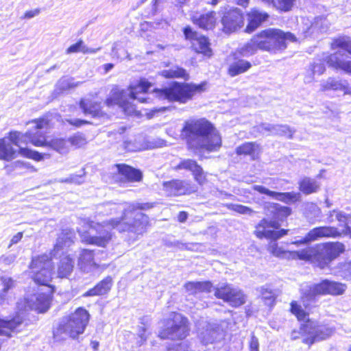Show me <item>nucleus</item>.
Returning a JSON list of instances; mask_svg holds the SVG:
<instances>
[{
    "mask_svg": "<svg viewBox=\"0 0 351 351\" xmlns=\"http://www.w3.org/2000/svg\"><path fill=\"white\" fill-rule=\"evenodd\" d=\"M153 207L150 203L115 204L108 202L100 205L97 212L104 215H120L104 222L119 232H127L132 235V241L142 235L149 225V217L141 210Z\"/></svg>",
    "mask_w": 351,
    "mask_h": 351,
    "instance_id": "obj_1",
    "label": "nucleus"
},
{
    "mask_svg": "<svg viewBox=\"0 0 351 351\" xmlns=\"http://www.w3.org/2000/svg\"><path fill=\"white\" fill-rule=\"evenodd\" d=\"M182 135L191 149L216 152L221 146V138L218 131L206 119H193L186 121Z\"/></svg>",
    "mask_w": 351,
    "mask_h": 351,
    "instance_id": "obj_2",
    "label": "nucleus"
},
{
    "mask_svg": "<svg viewBox=\"0 0 351 351\" xmlns=\"http://www.w3.org/2000/svg\"><path fill=\"white\" fill-rule=\"evenodd\" d=\"M74 237L73 231L69 229L63 230L58 236L53 250L51 252V258L47 254H43L32 258L31 269L32 278L36 283L49 286V282L52 278L51 258L63 255L64 250L73 243Z\"/></svg>",
    "mask_w": 351,
    "mask_h": 351,
    "instance_id": "obj_3",
    "label": "nucleus"
},
{
    "mask_svg": "<svg viewBox=\"0 0 351 351\" xmlns=\"http://www.w3.org/2000/svg\"><path fill=\"white\" fill-rule=\"evenodd\" d=\"M152 84L142 79L136 84H132L128 90H121L118 87L112 89L110 96L106 99L108 106L117 105L126 114H132L136 111V103H150L152 98L148 93ZM153 95V93H151Z\"/></svg>",
    "mask_w": 351,
    "mask_h": 351,
    "instance_id": "obj_4",
    "label": "nucleus"
},
{
    "mask_svg": "<svg viewBox=\"0 0 351 351\" xmlns=\"http://www.w3.org/2000/svg\"><path fill=\"white\" fill-rule=\"evenodd\" d=\"M184 287L189 294L195 295L214 291L216 298L234 306L243 305L247 300L246 295L241 289L227 282H221L214 287L210 281L188 282Z\"/></svg>",
    "mask_w": 351,
    "mask_h": 351,
    "instance_id": "obj_5",
    "label": "nucleus"
},
{
    "mask_svg": "<svg viewBox=\"0 0 351 351\" xmlns=\"http://www.w3.org/2000/svg\"><path fill=\"white\" fill-rule=\"evenodd\" d=\"M90 314L86 308H76L74 313L60 318L53 326V338L56 342L76 339L88 324Z\"/></svg>",
    "mask_w": 351,
    "mask_h": 351,
    "instance_id": "obj_6",
    "label": "nucleus"
},
{
    "mask_svg": "<svg viewBox=\"0 0 351 351\" xmlns=\"http://www.w3.org/2000/svg\"><path fill=\"white\" fill-rule=\"evenodd\" d=\"M35 134L36 133L30 130L25 134L13 131L9 133L8 138H0V160L9 161L16 156V151L12 147L11 143L19 148L28 143L34 146L43 145L45 143L44 137L40 136L36 138Z\"/></svg>",
    "mask_w": 351,
    "mask_h": 351,
    "instance_id": "obj_7",
    "label": "nucleus"
},
{
    "mask_svg": "<svg viewBox=\"0 0 351 351\" xmlns=\"http://www.w3.org/2000/svg\"><path fill=\"white\" fill-rule=\"evenodd\" d=\"M205 86V82L194 84L174 82L169 87L156 89L155 94L160 99L185 104L191 99L195 94L204 91Z\"/></svg>",
    "mask_w": 351,
    "mask_h": 351,
    "instance_id": "obj_8",
    "label": "nucleus"
},
{
    "mask_svg": "<svg viewBox=\"0 0 351 351\" xmlns=\"http://www.w3.org/2000/svg\"><path fill=\"white\" fill-rule=\"evenodd\" d=\"M83 223L88 230H78L82 242L103 247L110 243L112 237L111 230L113 228L109 224L106 222H95L89 219H84Z\"/></svg>",
    "mask_w": 351,
    "mask_h": 351,
    "instance_id": "obj_9",
    "label": "nucleus"
},
{
    "mask_svg": "<svg viewBox=\"0 0 351 351\" xmlns=\"http://www.w3.org/2000/svg\"><path fill=\"white\" fill-rule=\"evenodd\" d=\"M256 39L259 49L274 52L285 49L288 41H296V38L293 34L274 28L262 31L256 35Z\"/></svg>",
    "mask_w": 351,
    "mask_h": 351,
    "instance_id": "obj_10",
    "label": "nucleus"
},
{
    "mask_svg": "<svg viewBox=\"0 0 351 351\" xmlns=\"http://www.w3.org/2000/svg\"><path fill=\"white\" fill-rule=\"evenodd\" d=\"M305 250H309L305 261L316 260L319 263L320 267H324L343 253L345 247L343 244L337 242L317 245L315 247H306Z\"/></svg>",
    "mask_w": 351,
    "mask_h": 351,
    "instance_id": "obj_11",
    "label": "nucleus"
},
{
    "mask_svg": "<svg viewBox=\"0 0 351 351\" xmlns=\"http://www.w3.org/2000/svg\"><path fill=\"white\" fill-rule=\"evenodd\" d=\"M346 289V286L341 283L324 280L313 287H303L302 289V300L304 307H307L308 302L315 300L317 294H342Z\"/></svg>",
    "mask_w": 351,
    "mask_h": 351,
    "instance_id": "obj_12",
    "label": "nucleus"
},
{
    "mask_svg": "<svg viewBox=\"0 0 351 351\" xmlns=\"http://www.w3.org/2000/svg\"><path fill=\"white\" fill-rule=\"evenodd\" d=\"M187 318L181 314L172 313L167 320L166 327L160 332L161 339H183L189 334Z\"/></svg>",
    "mask_w": 351,
    "mask_h": 351,
    "instance_id": "obj_13",
    "label": "nucleus"
},
{
    "mask_svg": "<svg viewBox=\"0 0 351 351\" xmlns=\"http://www.w3.org/2000/svg\"><path fill=\"white\" fill-rule=\"evenodd\" d=\"M29 124L32 125L30 131H32L33 133H36L35 136L36 138H38L40 136L44 137L45 143L43 145H40L39 147H49L62 155L67 154L69 152L71 147L68 138H55L49 141H47L45 132L42 131L43 129H47L49 123L46 119H40L34 120L31 121Z\"/></svg>",
    "mask_w": 351,
    "mask_h": 351,
    "instance_id": "obj_14",
    "label": "nucleus"
},
{
    "mask_svg": "<svg viewBox=\"0 0 351 351\" xmlns=\"http://www.w3.org/2000/svg\"><path fill=\"white\" fill-rule=\"evenodd\" d=\"M290 312L294 315L299 321L306 322L304 325V331L309 334L311 343L322 341L329 337L333 332L332 328L325 325L313 326V322L309 319L308 313L304 308H290Z\"/></svg>",
    "mask_w": 351,
    "mask_h": 351,
    "instance_id": "obj_15",
    "label": "nucleus"
},
{
    "mask_svg": "<svg viewBox=\"0 0 351 351\" xmlns=\"http://www.w3.org/2000/svg\"><path fill=\"white\" fill-rule=\"evenodd\" d=\"M280 227L279 223L276 220L262 219L256 226L254 233L259 239H268L277 240L287 234L288 230L281 229L276 230Z\"/></svg>",
    "mask_w": 351,
    "mask_h": 351,
    "instance_id": "obj_16",
    "label": "nucleus"
},
{
    "mask_svg": "<svg viewBox=\"0 0 351 351\" xmlns=\"http://www.w3.org/2000/svg\"><path fill=\"white\" fill-rule=\"evenodd\" d=\"M183 34L185 39L191 43L192 48L195 52L202 53L208 58L212 56V49L207 37L199 34L190 26H186L183 29Z\"/></svg>",
    "mask_w": 351,
    "mask_h": 351,
    "instance_id": "obj_17",
    "label": "nucleus"
},
{
    "mask_svg": "<svg viewBox=\"0 0 351 351\" xmlns=\"http://www.w3.org/2000/svg\"><path fill=\"white\" fill-rule=\"evenodd\" d=\"M340 235L337 229L330 226H320L313 228L306 235L299 240H295L291 244L299 246L300 245L307 244L310 242L318 240L324 237H337Z\"/></svg>",
    "mask_w": 351,
    "mask_h": 351,
    "instance_id": "obj_18",
    "label": "nucleus"
},
{
    "mask_svg": "<svg viewBox=\"0 0 351 351\" xmlns=\"http://www.w3.org/2000/svg\"><path fill=\"white\" fill-rule=\"evenodd\" d=\"M198 336L201 342L207 345L222 339L224 336V330L221 324L206 322L202 326Z\"/></svg>",
    "mask_w": 351,
    "mask_h": 351,
    "instance_id": "obj_19",
    "label": "nucleus"
},
{
    "mask_svg": "<svg viewBox=\"0 0 351 351\" xmlns=\"http://www.w3.org/2000/svg\"><path fill=\"white\" fill-rule=\"evenodd\" d=\"M276 240L271 241L268 245V251L274 256L287 259L304 260L306 259L309 250L302 249L299 251H290L280 247L276 242Z\"/></svg>",
    "mask_w": 351,
    "mask_h": 351,
    "instance_id": "obj_20",
    "label": "nucleus"
},
{
    "mask_svg": "<svg viewBox=\"0 0 351 351\" xmlns=\"http://www.w3.org/2000/svg\"><path fill=\"white\" fill-rule=\"evenodd\" d=\"M253 189L261 194H265L276 200L284 202L287 204L295 203L300 200L301 195L298 192L279 193L269 190L266 187L260 185H254Z\"/></svg>",
    "mask_w": 351,
    "mask_h": 351,
    "instance_id": "obj_21",
    "label": "nucleus"
},
{
    "mask_svg": "<svg viewBox=\"0 0 351 351\" xmlns=\"http://www.w3.org/2000/svg\"><path fill=\"white\" fill-rule=\"evenodd\" d=\"M221 23L225 32H232L243 25V16L238 8L232 9L224 14Z\"/></svg>",
    "mask_w": 351,
    "mask_h": 351,
    "instance_id": "obj_22",
    "label": "nucleus"
},
{
    "mask_svg": "<svg viewBox=\"0 0 351 351\" xmlns=\"http://www.w3.org/2000/svg\"><path fill=\"white\" fill-rule=\"evenodd\" d=\"M23 322L21 313H17L11 319L0 318V335L8 337H12V333L18 332V328Z\"/></svg>",
    "mask_w": 351,
    "mask_h": 351,
    "instance_id": "obj_23",
    "label": "nucleus"
},
{
    "mask_svg": "<svg viewBox=\"0 0 351 351\" xmlns=\"http://www.w3.org/2000/svg\"><path fill=\"white\" fill-rule=\"evenodd\" d=\"M325 61L329 66L340 69L346 73L351 74V60L344 58L343 54L339 51L327 56Z\"/></svg>",
    "mask_w": 351,
    "mask_h": 351,
    "instance_id": "obj_24",
    "label": "nucleus"
},
{
    "mask_svg": "<svg viewBox=\"0 0 351 351\" xmlns=\"http://www.w3.org/2000/svg\"><path fill=\"white\" fill-rule=\"evenodd\" d=\"M216 13L209 12L206 14L195 13L192 15L193 23L199 28L209 30L213 29L217 24Z\"/></svg>",
    "mask_w": 351,
    "mask_h": 351,
    "instance_id": "obj_25",
    "label": "nucleus"
},
{
    "mask_svg": "<svg viewBox=\"0 0 351 351\" xmlns=\"http://www.w3.org/2000/svg\"><path fill=\"white\" fill-rule=\"evenodd\" d=\"M95 252L93 250H82L78 258V266L84 272L93 271L99 267L95 261Z\"/></svg>",
    "mask_w": 351,
    "mask_h": 351,
    "instance_id": "obj_26",
    "label": "nucleus"
},
{
    "mask_svg": "<svg viewBox=\"0 0 351 351\" xmlns=\"http://www.w3.org/2000/svg\"><path fill=\"white\" fill-rule=\"evenodd\" d=\"M248 23L245 31L251 33L269 18V14L256 8L252 9L247 14Z\"/></svg>",
    "mask_w": 351,
    "mask_h": 351,
    "instance_id": "obj_27",
    "label": "nucleus"
},
{
    "mask_svg": "<svg viewBox=\"0 0 351 351\" xmlns=\"http://www.w3.org/2000/svg\"><path fill=\"white\" fill-rule=\"evenodd\" d=\"M162 191L167 196H178L186 194L189 189L185 182L173 180L163 182Z\"/></svg>",
    "mask_w": 351,
    "mask_h": 351,
    "instance_id": "obj_28",
    "label": "nucleus"
},
{
    "mask_svg": "<svg viewBox=\"0 0 351 351\" xmlns=\"http://www.w3.org/2000/svg\"><path fill=\"white\" fill-rule=\"evenodd\" d=\"M176 169H185L191 171L195 180L199 184H202L205 181V175L202 168L193 160H183L177 165Z\"/></svg>",
    "mask_w": 351,
    "mask_h": 351,
    "instance_id": "obj_29",
    "label": "nucleus"
},
{
    "mask_svg": "<svg viewBox=\"0 0 351 351\" xmlns=\"http://www.w3.org/2000/svg\"><path fill=\"white\" fill-rule=\"evenodd\" d=\"M0 305H8L9 300L12 298V290L15 287V281L9 276L0 278Z\"/></svg>",
    "mask_w": 351,
    "mask_h": 351,
    "instance_id": "obj_30",
    "label": "nucleus"
},
{
    "mask_svg": "<svg viewBox=\"0 0 351 351\" xmlns=\"http://www.w3.org/2000/svg\"><path fill=\"white\" fill-rule=\"evenodd\" d=\"M265 305L272 307L276 305V298L280 295L278 289H274L271 285H265L257 289Z\"/></svg>",
    "mask_w": 351,
    "mask_h": 351,
    "instance_id": "obj_31",
    "label": "nucleus"
},
{
    "mask_svg": "<svg viewBox=\"0 0 351 351\" xmlns=\"http://www.w3.org/2000/svg\"><path fill=\"white\" fill-rule=\"evenodd\" d=\"M261 132H267L269 134L285 136L288 138H292L293 131L285 125H272L270 123H263L260 125Z\"/></svg>",
    "mask_w": 351,
    "mask_h": 351,
    "instance_id": "obj_32",
    "label": "nucleus"
},
{
    "mask_svg": "<svg viewBox=\"0 0 351 351\" xmlns=\"http://www.w3.org/2000/svg\"><path fill=\"white\" fill-rule=\"evenodd\" d=\"M300 191L304 195L317 193L320 190L321 183L317 180L305 176L298 182Z\"/></svg>",
    "mask_w": 351,
    "mask_h": 351,
    "instance_id": "obj_33",
    "label": "nucleus"
},
{
    "mask_svg": "<svg viewBox=\"0 0 351 351\" xmlns=\"http://www.w3.org/2000/svg\"><path fill=\"white\" fill-rule=\"evenodd\" d=\"M350 89L346 81L339 80L334 77H329L321 84V90L322 91L328 90H342L346 94H350Z\"/></svg>",
    "mask_w": 351,
    "mask_h": 351,
    "instance_id": "obj_34",
    "label": "nucleus"
},
{
    "mask_svg": "<svg viewBox=\"0 0 351 351\" xmlns=\"http://www.w3.org/2000/svg\"><path fill=\"white\" fill-rule=\"evenodd\" d=\"M112 286V278L107 276L98 282L93 289L86 291L84 296L102 295L108 293Z\"/></svg>",
    "mask_w": 351,
    "mask_h": 351,
    "instance_id": "obj_35",
    "label": "nucleus"
},
{
    "mask_svg": "<svg viewBox=\"0 0 351 351\" xmlns=\"http://www.w3.org/2000/svg\"><path fill=\"white\" fill-rule=\"evenodd\" d=\"M117 170L121 176L129 182H138L142 179V173L126 165H117Z\"/></svg>",
    "mask_w": 351,
    "mask_h": 351,
    "instance_id": "obj_36",
    "label": "nucleus"
},
{
    "mask_svg": "<svg viewBox=\"0 0 351 351\" xmlns=\"http://www.w3.org/2000/svg\"><path fill=\"white\" fill-rule=\"evenodd\" d=\"M86 115H90L93 117L99 116L101 114V104L93 101L90 99H82L80 104Z\"/></svg>",
    "mask_w": 351,
    "mask_h": 351,
    "instance_id": "obj_37",
    "label": "nucleus"
},
{
    "mask_svg": "<svg viewBox=\"0 0 351 351\" xmlns=\"http://www.w3.org/2000/svg\"><path fill=\"white\" fill-rule=\"evenodd\" d=\"M74 261L70 256L61 258L58 267V276L60 278H66L73 271Z\"/></svg>",
    "mask_w": 351,
    "mask_h": 351,
    "instance_id": "obj_38",
    "label": "nucleus"
},
{
    "mask_svg": "<svg viewBox=\"0 0 351 351\" xmlns=\"http://www.w3.org/2000/svg\"><path fill=\"white\" fill-rule=\"evenodd\" d=\"M251 66L250 62L245 60H239L229 66L228 73L230 76L234 77L247 71Z\"/></svg>",
    "mask_w": 351,
    "mask_h": 351,
    "instance_id": "obj_39",
    "label": "nucleus"
},
{
    "mask_svg": "<svg viewBox=\"0 0 351 351\" xmlns=\"http://www.w3.org/2000/svg\"><path fill=\"white\" fill-rule=\"evenodd\" d=\"M326 71L324 62L321 60L314 62L310 66V73L304 78L306 83L311 82L314 79L315 75H321Z\"/></svg>",
    "mask_w": 351,
    "mask_h": 351,
    "instance_id": "obj_40",
    "label": "nucleus"
},
{
    "mask_svg": "<svg viewBox=\"0 0 351 351\" xmlns=\"http://www.w3.org/2000/svg\"><path fill=\"white\" fill-rule=\"evenodd\" d=\"M161 75L166 78H183L187 80L189 77V74L186 70L178 66L162 71Z\"/></svg>",
    "mask_w": 351,
    "mask_h": 351,
    "instance_id": "obj_41",
    "label": "nucleus"
},
{
    "mask_svg": "<svg viewBox=\"0 0 351 351\" xmlns=\"http://www.w3.org/2000/svg\"><path fill=\"white\" fill-rule=\"evenodd\" d=\"M259 152V146L255 143H245L237 148V154L239 155H250L254 158Z\"/></svg>",
    "mask_w": 351,
    "mask_h": 351,
    "instance_id": "obj_42",
    "label": "nucleus"
},
{
    "mask_svg": "<svg viewBox=\"0 0 351 351\" xmlns=\"http://www.w3.org/2000/svg\"><path fill=\"white\" fill-rule=\"evenodd\" d=\"M256 35L254 36L250 42L247 43L243 47L240 49V53L243 56H250L256 53L257 49H259V45L258 44Z\"/></svg>",
    "mask_w": 351,
    "mask_h": 351,
    "instance_id": "obj_43",
    "label": "nucleus"
},
{
    "mask_svg": "<svg viewBox=\"0 0 351 351\" xmlns=\"http://www.w3.org/2000/svg\"><path fill=\"white\" fill-rule=\"evenodd\" d=\"M333 49L341 48L351 55V38L342 36L335 39L332 43Z\"/></svg>",
    "mask_w": 351,
    "mask_h": 351,
    "instance_id": "obj_44",
    "label": "nucleus"
},
{
    "mask_svg": "<svg viewBox=\"0 0 351 351\" xmlns=\"http://www.w3.org/2000/svg\"><path fill=\"white\" fill-rule=\"evenodd\" d=\"M149 322V317H143L141 319V324L143 325L142 326H139L138 331V336L140 338V340L138 341V344L139 346H142L147 340V335L146 334L147 326Z\"/></svg>",
    "mask_w": 351,
    "mask_h": 351,
    "instance_id": "obj_45",
    "label": "nucleus"
},
{
    "mask_svg": "<svg viewBox=\"0 0 351 351\" xmlns=\"http://www.w3.org/2000/svg\"><path fill=\"white\" fill-rule=\"evenodd\" d=\"M54 289L51 286H49V293H39L36 296L38 304L35 307H49L51 299V294L53 292Z\"/></svg>",
    "mask_w": 351,
    "mask_h": 351,
    "instance_id": "obj_46",
    "label": "nucleus"
},
{
    "mask_svg": "<svg viewBox=\"0 0 351 351\" xmlns=\"http://www.w3.org/2000/svg\"><path fill=\"white\" fill-rule=\"evenodd\" d=\"M68 139L70 144V147H73L75 148H79L87 143L85 136L81 133H77Z\"/></svg>",
    "mask_w": 351,
    "mask_h": 351,
    "instance_id": "obj_47",
    "label": "nucleus"
},
{
    "mask_svg": "<svg viewBox=\"0 0 351 351\" xmlns=\"http://www.w3.org/2000/svg\"><path fill=\"white\" fill-rule=\"evenodd\" d=\"M19 154L24 157L32 158L38 161L43 158L42 154L38 152L32 151L27 147H23L22 146L20 147Z\"/></svg>",
    "mask_w": 351,
    "mask_h": 351,
    "instance_id": "obj_48",
    "label": "nucleus"
},
{
    "mask_svg": "<svg viewBox=\"0 0 351 351\" xmlns=\"http://www.w3.org/2000/svg\"><path fill=\"white\" fill-rule=\"evenodd\" d=\"M227 207L228 209L240 214L251 215L253 213V210L250 208L241 204H227Z\"/></svg>",
    "mask_w": 351,
    "mask_h": 351,
    "instance_id": "obj_49",
    "label": "nucleus"
},
{
    "mask_svg": "<svg viewBox=\"0 0 351 351\" xmlns=\"http://www.w3.org/2000/svg\"><path fill=\"white\" fill-rule=\"evenodd\" d=\"M275 6L281 11H289L293 6L295 0H275Z\"/></svg>",
    "mask_w": 351,
    "mask_h": 351,
    "instance_id": "obj_50",
    "label": "nucleus"
},
{
    "mask_svg": "<svg viewBox=\"0 0 351 351\" xmlns=\"http://www.w3.org/2000/svg\"><path fill=\"white\" fill-rule=\"evenodd\" d=\"M62 183H73L80 184L84 182V178L81 175H71L69 177L66 178H62L58 180Z\"/></svg>",
    "mask_w": 351,
    "mask_h": 351,
    "instance_id": "obj_51",
    "label": "nucleus"
},
{
    "mask_svg": "<svg viewBox=\"0 0 351 351\" xmlns=\"http://www.w3.org/2000/svg\"><path fill=\"white\" fill-rule=\"evenodd\" d=\"M84 47V42L80 40L76 43L71 45L67 49H66V53H77V52H82V48Z\"/></svg>",
    "mask_w": 351,
    "mask_h": 351,
    "instance_id": "obj_52",
    "label": "nucleus"
},
{
    "mask_svg": "<svg viewBox=\"0 0 351 351\" xmlns=\"http://www.w3.org/2000/svg\"><path fill=\"white\" fill-rule=\"evenodd\" d=\"M342 276L345 278H351V261L345 263L341 266Z\"/></svg>",
    "mask_w": 351,
    "mask_h": 351,
    "instance_id": "obj_53",
    "label": "nucleus"
},
{
    "mask_svg": "<svg viewBox=\"0 0 351 351\" xmlns=\"http://www.w3.org/2000/svg\"><path fill=\"white\" fill-rule=\"evenodd\" d=\"M16 259L14 254L2 255L0 257V262L5 265L12 264Z\"/></svg>",
    "mask_w": 351,
    "mask_h": 351,
    "instance_id": "obj_54",
    "label": "nucleus"
},
{
    "mask_svg": "<svg viewBox=\"0 0 351 351\" xmlns=\"http://www.w3.org/2000/svg\"><path fill=\"white\" fill-rule=\"evenodd\" d=\"M250 351H259L258 339L254 335L251 337L250 342Z\"/></svg>",
    "mask_w": 351,
    "mask_h": 351,
    "instance_id": "obj_55",
    "label": "nucleus"
},
{
    "mask_svg": "<svg viewBox=\"0 0 351 351\" xmlns=\"http://www.w3.org/2000/svg\"><path fill=\"white\" fill-rule=\"evenodd\" d=\"M23 234L22 232H19L18 233H16V234H14L10 239V243L8 246V248H10L12 247V245H15V244H17L18 243H19L22 238H23Z\"/></svg>",
    "mask_w": 351,
    "mask_h": 351,
    "instance_id": "obj_56",
    "label": "nucleus"
},
{
    "mask_svg": "<svg viewBox=\"0 0 351 351\" xmlns=\"http://www.w3.org/2000/svg\"><path fill=\"white\" fill-rule=\"evenodd\" d=\"M66 121L72 125H74L77 128L81 127L83 125L88 123L87 121L80 119H66Z\"/></svg>",
    "mask_w": 351,
    "mask_h": 351,
    "instance_id": "obj_57",
    "label": "nucleus"
},
{
    "mask_svg": "<svg viewBox=\"0 0 351 351\" xmlns=\"http://www.w3.org/2000/svg\"><path fill=\"white\" fill-rule=\"evenodd\" d=\"M336 217H337V219L341 222V223H343L344 225H345V228L346 229H348L349 227L347 224V220H348V215L343 213V212H339L337 213V215H336Z\"/></svg>",
    "mask_w": 351,
    "mask_h": 351,
    "instance_id": "obj_58",
    "label": "nucleus"
},
{
    "mask_svg": "<svg viewBox=\"0 0 351 351\" xmlns=\"http://www.w3.org/2000/svg\"><path fill=\"white\" fill-rule=\"evenodd\" d=\"M169 351H189V346L186 343L177 344L174 348H169Z\"/></svg>",
    "mask_w": 351,
    "mask_h": 351,
    "instance_id": "obj_59",
    "label": "nucleus"
},
{
    "mask_svg": "<svg viewBox=\"0 0 351 351\" xmlns=\"http://www.w3.org/2000/svg\"><path fill=\"white\" fill-rule=\"evenodd\" d=\"M40 13V10L39 9H34V10H29V11H27L25 13V15H24V18L25 19H32L37 15H38Z\"/></svg>",
    "mask_w": 351,
    "mask_h": 351,
    "instance_id": "obj_60",
    "label": "nucleus"
},
{
    "mask_svg": "<svg viewBox=\"0 0 351 351\" xmlns=\"http://www.w3.org/2000/svg\"><path fill=\"white\" fill-rule=\"evenodd\" d=\"M101 49L100 47L94 49V48H89L86 45H84V47L82 48V53H95L97 51H99Z\"/></svg>",
    "mask_w": 351,
    "mask_h": 351,
    "instance_id": "obj_61",
    "label": "nucleus"
},
{
    "mask_svg": "<svg viewBox=\"0 0 351 351\" xmlns=\"http://www.w3.org/2000/svg\"><path fill=\"white\" fill-rule=\"evenodd\" d=\"M187 217H188V214H187V213H186L184 211L180 212V213L178 216V221L181 223L184 222L186 220Z\"/></svg>",
    "mask_w": 351,
    "mask_h": 351,
    "instance_id": "obj_62",
    "label": "nucleus"
},
{
    "mask_svg": "<svg viewBox=\"0 0 351 351\" xmlns=\"http://www.w3.org/2000/svg\"><path fill=\"white\" fill-rule=\"evenodd\" d=\"M278 207H280V208L282 209V210L285 213V214L286 215H289V214H290V213H291V210H290V208H288V207H282V206H278V205H277V204H274V208L276 210H278Z\"/></svg>",
    "mask_w": 351,
    "mask_h": 351,
    "instance_id": "obj_63",
    "label": "nucleus"
},
{
    "mask_svg": "<svg viewBox=\"0 0 351 351\" xmlns=\"http://www.w3.org/2000/svg\"><path fill=\"white\" fill-rule=\"evenodd\" d=\"M104 69L105 71V73L109 72L111 69H113L114 64L112 63H108L103 65Z\"/></svg>",
    "mask_w": 351,
    "mask_h": 351,
    "instance_id": "obj_64",
    "label": "nucleus"
}]
</instances>
